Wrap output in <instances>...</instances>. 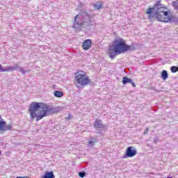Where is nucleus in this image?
I'll return each mask as SVG.
<instances>
[{
	"mask_svg": "<svg viewBox=\"0 0 178 178\" xmlns=\"http://www.w3.org/2000/svg\"><path fill=\"white\" fill-rule=\"evenodd\" d=\"M67 119H70V116L67 118Z\"/></svg>",
	"mask_w": 178,
	"mask_h": 178,
	"instance_id": "nucleus-23",
	"label": "nucleus"
},
{
	"mask_svg": "<svg viewBox=\"0 0 178 178\" xmlns=\"http://www.w3.org/2000/svg\"><path fill=\"white\" fill-rule=\"evenodd\" d=\"M130 49V46L126 44V40L122 38L115 39L112 45L108 47V54L111 59H114L116 55H120Z\"/></svg>",
	"mask_w": 178,
	"mask_h": 178,
	"instance_id": "nucleus-3",
	"label": "nucleus"
},
{
	"mask_svg": "<svg viewBox=\"0 0 178 178\" xmlns=\"http://www.w3.org/2000/svg\"><path fill=\"white\" fill-rule=\"evenodd\" d=\"M54 97H56V98H62L63 97V92L60 91H54Z\"/></svg>",
	"mask_w": 178,
	"mask_h": 178,
	"instance_id": "nucleus-11",
	"label": "nucleus"
},
{
	"mask_svg": "<svg viewBox=\"0 0 178 178\" xmlns=\"http://www.w3.org/2000/svg\"><path fill=\"white\" fill-rule=\"evenodd\" d=\"M131 79L124 76L122 79V84H127V83H131Z\"/></svg>",
	"mask_w": 178,
	"mask_h": 178,
	"instance_id": "nucleus-14",
	"label": "nucleus"
},
{
	"mask_svg": "<svg viewBox=\"0 0 178 178\" xmlns=\"http://www.w3.org/2000/svg\"><path fill=\"white\" fill-rule=\"evenodd\" d=\"M59 107H52L47 104L38 102H33L30 104L28 112L32 120L36 119V122H39L41 119H44L46 116L54 115L59 112Z\"/></svg>",
	"mask_w": 178,
	"mask_h": 178,
	"instance_id": "nucleus-1",
	"label": "nucleus"
},
{
	"mask_svg": "<svg viewBox=\"0 0 178 178\" xmlns=\"http://www.w3.org/2000/svg\"><path fill=\"white\" fill-rule=\"evenodd\" d=\"M79 26H84V22H81V23L79 24Z\"/></svg>",
	"mask_w": 178,
	"mask_h": 178,
	"instance_id": "nucleus-19",
	"label": "nucleus"
},
{
	"mask_svg": "<svg viewBox=\"0 0 178 178\" xmlns=\"http://www.w3.org/2000/svg\"><path fill=\"white\" fill-rule=\"evenodd\" d=\"M137 153L136 152V150L134 151V155H136Z\"/></svg>",
	"mask_w": 178,
	"mask_h": 178,
	"instance_id": "nucleus-21",
	"label": "nucleus"
},
{
	"mask_svg": "<svg viewBox=\"0 0 178 178\" xmlns=\"http://www.w3.org/2000/svg\"><path fill=\"white\" fill-rule=\"evenodd\" d=\"M79 177H84L86 176V172H79Z\"/></svg>",
	"mask_w": 178,
	"mask_h": 178,
	"instance_id": "nucleus-16",
	"label": "nucleus"
},
{
	"mask_svg": "<svg viewBox=\"0 0 178 178\" xmlns=\"http://www.w3.org/2000/svg\"><path fill=\"white\" fill-rule=\"evenodd\" d=\"M74 80L76 88H79L80 86H88V84H91V79H90L87 73L83 71H79L75 73Z\"/></svg>",
	"mask_w": 178,
	"mask_h": 178,
	"instance_id": "nucleus-4",
	"label": "nucleus"
},
{
	"mask_svg": "<svg viewBox=\"0 0 178 178\" xmlns=\"http://www.w3.org/2000/svg\"><path fill=\"white\" fill-rule=\"evenodd\" d=\"M13 70H15V67H9L5 69L0 64V72H12Z\"/></svg>",
	"mask_w": 178,
	"mask_h": 178,
	"instance_id": "nucleus-10",
	"label": "nucleus"
},
{
	"mask_svg": "<svg viewBox=\"0 0 178 178\" xmlns=\"http://www.w3.org/2000/svg\"><path fill=\"white\" fill-rule=\"evenodd\" d=\"M132 86H134V83H132Z\"/></svg>",
	"mask_w": 178,
	"mask_h": 178,
	"instance_id": "nucleus-22",
	"label": "nucleus"
},
{
	"mask_svg": "<svg viewBox=\"0 0 178 178\" xmlns=\"http://www.w3.org/2000/svg\"><path fill=\"white\" fill-rule=\"evenodd\" d=\"M123 158H126V156H124Z\"/></svg>",
	"mask_w": 178,
	"mask_h": 178,
	"instance_id": "nucleus-25",
	"label": "nucleus"
},
{
	"mask_svg": "<svg viewBox=\"0 0 178 178\" xmlns=\"http://www.w3.org/2000/svg\"><path fill=\"white\" fill-rule=\"evenodd\" d=\"M77 17H79V15H76L74 17V22H76L77 20Z\"/></svg>",
	"mask_w": 178,
	"mask_h": 178,
	"instance_id": "nucleus-18",
	"label": "nucleus"
},
{
	"mask_svg": "<svg viewBox=\"0 0 178 178\" xmlns=\"http://www.w3.org/2000/svg\"><path fill=\"white\" fill-rule=\"evenodd\" d=\"M162 0L157 1L153 8H149L146 11V15H148V19L152 20L156 18L158 22L161 23H170L173 20L172 11L168 8V6L161 3Z\"/></svg>",
	"mask_w": 178,
	"mask_h": 178,
	"instance_id": "nucleus-2",
	"label": "nucleus"
},
{
	"mask_svg": "<svg viewBox=\"0 0 178 178\" xmlns=\"http://www.w3.org/2000/svg\"><path fill=\"white\" fill-rule=\"evenodd\" d=\"M89 144H94V143H92V141H89Z\"/></svg>",
	"mask_w": 178,
	"mask_h": 178,
	"instance_id": "nucleus-20",
	"label": "nucleus"
},
{
	"mask_svg": "<svg viewBox=\"0 0 178 178\" xmlns=\"http://www.w3.org/2000/svg\"><path fill=\"white\" fill-rule=\"evenodd\" d=\"M94 127L95 129H104L105 127V125L102 123V120H95L94 123Z\"/></svg>",
	"mask_w": 178,
	"mask_h": 178,
	"instance_id": "nucleus-7",
	"label": "nucleus"
},
{
	"mask_svg": "<svg viewBox=\"0 0 178 178\" xmlns=\"http://www.w3.org/2000/svg\"><path fill=\"white\" fill-rule=\"evenodd\" d=\"M1 150H0V155H1Z\"/></svg>",
	"mask_w": 178,
	"mask_h": 178,
	"instance_id": "nucleus-24",
	"label": "nucleus"
},
{
	"mask_svg": "<svg viewBox=\"0 0 178 178\" xmlns=\"http://www.w3.org/2000/svg\"><path fill=\"white\" fill-rule=\"evenodd\" d=\"M170 70H171L172 73H176L177 72H178V67L172 66V67H171Z\"/></svg>",
	"mask_w": 178,
	"mask_h": 178,
	"instance_id": "nucleus-15",
	"label": "nucleus"
},
{
	"mask_svg": "<svg viewBox=\"0 0 178 178\" xmlns=\"http://www.w3.org/2000/svg\"><path fill=\"white\" fill-rule=\"evenodd\" d=\"M127 158H131L134 156V150H133V147H129L126 151Z\"/></svg>",
	"mask_w": 178,
	"mask_h": 178,
	"instance_id": "nucleus-8",
	"label": "nucleus"
},
{
	"mask_svg": "<svg viewBox=\"0 0 178 178\" xmlns=\"http://www.w3.org/2000/svg\"><path fill=\"white\" fill-rule=\"evenodd\" d=\"M92 45V42H91V40L88 39L84 40V42H83L82 48L85 51H88V49L91 48Z\"/></svg>",
	"mask_w": 178,
	"mask_h": 178,
	"instance_id": "nucleus-6",
	"label": "nucleus"
},
{
	"mask_svg": "<svg viewBox=\"0 0 178 178\" xmlns=\"http://www.w3.org/2000/svg\"><path fill=\"white\" fill-rule=\"evenodd\" d=\"M149 131V129L146 128V129L144 131V134H148V132Z\"/></svg>",
	"mask_w": 178,
	"mask_h": 178,
	"instance_id": "nucleus-17",
	"label": "nucleus"
},
{
	"mask_svg": "<svg viewBox=\"0 0 178 178\" xmlns=\"http://www.w3.org/2000/svg\"><path fill=\"white\" fill-rule=\"evenodd\" d=\"M42 178H55V175H54L53 171L46 172Z\"/></svg>",
	"mask_w": 178,
	"mask_h": 178,
	"instance_id": "nucleus-9",
	"label": "nucleus"
},
{
	"mask_svg": "<svg viewBox=\"0 0 178 178\" xmlns=\"http://www.w3.org/2000/svg\"><path fill=\"white\" fill-rule=\"evenodd\" d=\"M95 9L97 10H99V9L102 8V3L101 1L97 2L93 5Z\"/></svg>",
	"mask_w": 178,
	"mask_h": 178,
	"instance_id": "nucleus-12",
	"label": "nucleus"
},
{
	"mask_svg": "<svg viewBox=\"0 0 178 178\" xmlns=\"http://www.w3.org/2000/svg\"><path fill=\"white\" fill-rule=\"evenodd\" d=\"M161 77L163 80H166V79H168V72L166 70L162 71Z\"/></svg>",
	"mask_w": 178,
	"mask_h": 178,
	"instance_id": "nucleus-13",
	"label": "nucleus"
},
{
	"mask_svg": "<svg viewBox=\"0 0 178 178\" xmlns=\"http://www.w3.org/2000/svg\"><path fill=\"white\" fill-rule=\"evenodd\" d=\"M8 130H12V124L6 125V122L0 115V131H7Z\"/></svg>",
	"mask_w": 178,
	"mask_h": 178,
	"instance_id": "nucleus-5",
	"label": "nucleus"
}]
</instances>
